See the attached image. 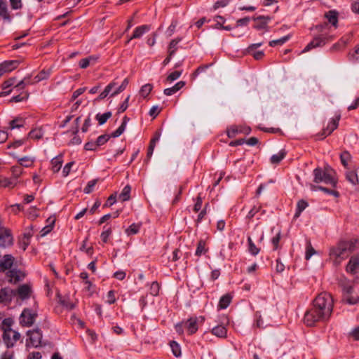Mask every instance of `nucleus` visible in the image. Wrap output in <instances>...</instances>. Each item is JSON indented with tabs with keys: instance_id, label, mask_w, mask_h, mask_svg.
Masks as SVG:
<instances>
[{
	"instance_id": "5fc2aeb1",
	"label": "nucleus",
	"mask_w": 359,
	"mask_h": 359,
	"mask_svg": "<svg viewBox=\"0 0 359 359\" xmlns=\"http://www.w3.org/2000/svg\"><path fill=\"white\" fill-rule=\"evenodd\" d=\"M315 253H316L315 249L312 247L311 243L309 242L306 245L305 259L307 260L309 259L311 257V256L313 255Z\"/></svg>"
},
{
	"instance_id": "49530a36",
	"label": "nucleus",
	"mask_w": 359,
	"mask_h": 359,
	"mask_svg": "<svg viewBox=\"0 0 359 359\" xmlns=\"http://www.w3.org/2000/svg\"><path fill=\"white\" fill-rule=\"evenodd\" d=\"M13 323V320L12 318H5L2 320L0 328L4 332V330L11 329V326H12Z\"/></svg>"
},
{
	"instance_id": "0eeeda50",
	"label": "nucleus",
	"mask_w": 359,
	"mask_h": 359,
	"mask_svg": "<svg viewBox=\"0 0 359 359\" xmlns=\"http://www.w3.org/2000/svg\"><path fill=\"white\" fill-rule=\"evenodd\" d=\"M340 118V115H338L335 118H332L331 121L327 124V127L324 128L322 131L317 135V136L319 137L318 139L323 140L328 135H331L332 132L337 128Z\"/></svg>"
},
{
	"instance_id": "2eb2a0df",
	"label": "nucleus",
	"mask_w": 359,
	"mask_h": 359,
	"mask_svg": "<svg viewBox=\"0 0 359 359\" xmlns=\"http://www.w3.org/2000/svg\"><path fill=\"white\" fill-rule=\"evenodd\" d=\"M16 82V79L15 77H11L2 83V89L4 91L0 93V97H4L9 95L12 91L13 88H10L11 86H14Z\"/></svg>"
},
{
	"instance_id": "680f3d73",
	"label": "nucleus",
	"mask_w": 359,
	"mask_h": 359,
	"mask_svg": "<svg viewBox=\"0 0 359 359\" xmlns=\"http://www.w3.org/2000/svg\"><path fill=\"white\" fill-rule=\"evenodd\" d=\"M60 302L63 306H65L69 310H72L75 307V304L72 302H70L69 299H61Z\"/></svg>"
},
{
	"instance_id": "774afa93",
	"label": "nucleus",
	"mask_w": 359,
	"mask_h": 359,
	"mask_svg": "<svg viewBox=\"0 0 359 359\" xmlns=\"http://www.w3.org/2000/svg\"><path fill=\"white\" fill-rule=\"evenodd\" d=\"M96 142H88L84 145V149L87 151H95L98 147Z\"/></svg>"
},
{
	"instance_id": "4be33fe9",
	"label": "nucleus",
	"mask_w": 359,
	"mask_h": 359,
	"mask_svg": "<svg viewBox=\"0 0 359 359\" xmlns=\"http://www.w3.org/2000/svg\"><path fill=\"white\" fill-rule=\"evenodd\" d=\"M346 180L353 185H358L359 183L358 176L356 170H347L345 174Z\"/></svg>"
},
{
	"instance_id": "338daca9",
	"label": "nucleus",
	"mask_w": 359,
	"mask_h": 359,
	"mask_svg": "<svg viewBox=\"0 0 359 359\" xmlns=\"http://www.w3.org/2000/svg\"><path fill=\"white\" fill-rule=\"evenodd\" d=\"M11 8L13 10L20 9L22 7L21 0H9Z\"/></svg>"
},
{
	"instance_id": "4d7b16f0",
	"label": "nucleus",
	"mask_w": 359,
	"mask_h": 359,
	"mask_svg": "<svg viewBox=\"0 0 359 359\" xmlns=\"http://www.w3.org/2000/svg\"><path fill=\"white\" fill-rule=\"evenodd\" d=\"M54 223H55V222L53 221L50 224L44 226L40 231L41 236H45L48 233H50L53 228Z\"/></svg>"
},
{
	"instance_id": "6e6d98bb",
	"label": "nucleus",
	"mask_w": 359,
	"mask_h": 359,
	"mask_svg": "<svg viewBox=\"0 0 359 359\" xmlns=\"http://www.w3.org/2000/svg\"><path fill=\"white\" fill-rule=\"evenodd\" d=\"M202 204H203V198L201 196V194H199L196 198V203L194 206V211L195 212H198L201 209Z\"/></svg>"
},
{
	"instance_id": "1a4fd4ad",
	"label": "nucleus",
	"mask_w": 359,
	"mask_h": 359,
	"mask_svg": "<svg viewBox=\"0 0 359 359\" xmlns=\"http://www.w3.org/2000/svg\"><path fill=\"white\" fill-rule=\"evenodd\" d=\"M37 314L32 313L29 309H25L20 316V323L23 327H30L34 324Z\"/></svg>"
},
{
	"instance_id": "6e6552de",
	"label": "nucleus",
	"mask_w": 359,
	"mask_h": 359,
	"mask_svg": "<svg viewBox=\"0 0 359 359\" xmlns=\"http://www.w3.org/2000/svg\"><path fill=\"white\" fill-rule=\"evenodd\" d=\"M27 335L29 336V339L27 341V346L29 344L34 347H38L41 345L42 339V332L39 329H35L33 330H28Z\"/></svg>"
},
{
	"instance_id": "f257e3e1",
	"label": "nucleus",
	"mask_w": 359,
	"mask_h": 359,
	"mask_svg": "<svg viewBox=\"0 0 359 359\" xmlns=\"http://www.w3.org/2000/svg\"><path fill=\"white\" fill-rule=\"evenodd\" d=\"M334 301L330 294L322 292L313 301L311 307L308 309L304 316V322L306 326L312 327L318 322L327 321L333 311Z\"/></svg>"
},
{
	"instance_id": "052dcab7",
	"label": "nucleus",
	"mask_w": 359,
	"mask_h": 359,
	"mask_svg": "<svg viewBox=\"0 0 359 359\" xmlns=\"http://www.w3.org/2000/svg\"><path fill=\"white\" fill-rule=\"evenodd\" d=\"M262 207L261 205L259 206H254L248 212V215H247V218H248L249 219H251L252 218H253L255 215L259 212L261 210Z\"/></svg>"
},
{
	"instance_id": "bf43d9fd",
	"label": "nucleus",
	"mask_w": 359,
	"mask_h": 359,
	"mask_svg": "<svg viewBox=\"0 0 359 359\" xmlns=\"http://www.w3.org/2000/svg\"><path fill=\"white\" fill-rule=\"evenodd\" d=\"M280 240V232H278L273 238L271 239V243L273 246V250H276L279 248V243Z\"/></svg>"
},
{
	"instance_id": "c03bdc74",
	"label": "nucleus",
	"mask_w": 359,
	"mask_h": 359,
	"mask_svg": "<svg viewBox=\"0 0 359 359\" xmlns=\"http://www.w3.org/2000/svg\"><path fill=\"white\" fill-rule=\"evenodd\" d=\"M28 97H29V93H27V92H22V93H20L19 95L13 96L11 99V102H22V101L27 100Z\"/></svg>"
},
{
	"instance_id": "c9c22d12",
	"label": "nucleus",
	"mask_w": 359,
	"mask_h": 359,
	"mask_svg": "<svg viewBox=\"0 0 359 359\" xmlns=\"http://www.w3.org/2000/svg\"><path fill=\"white\" fill-rule=\"evenodd\" d=\"M31 83L30 82V78H24L22 80H21L20 82H18L17 84L15 83L13 90H16V91H20L23 90L27 85H29Z\"/></svg>"
},
{
	"instance_id": "a19ab883",
	"label": "nucleus",
	"mask_w": 359,
	"mask_h": 359,
	"mask_svg": "<svg viewBox=\"0 0 359 359\" xmlns=\"http://www.w3.org/2000/svg\"><path fill=\"white\" fill-rule=\"evenodd\" d=\"M290 38V35H287L280 39L272 40L269 42V46L271 47H274L276 46H281L284 44L286 41H287Z\"/></svg>"
},
{
	"instance_id": "a18cd8bd",
	"label": "nucleus",
	"mask_w": 359,
	"mask_h": 359,
	"mask_svg": "<svg viewBox=\"0 0 359 359\" xmlns=\"http://www.w3.org/2000/svg\"><path fill=\"white\" fill-rule=\"evenodd\" d=\"M20 165L26 168L30 167L34 163V160L28 156H24L18 159Z\"/></svg>"
},
{
	"instance_id": "0e129e2a",
	"label": "nucleus",
	"mask_w": 359,
	"mask_h": 359,
	"mask_svg": "<svg viewBox=\"0 0 359 359\" xmlns=\"http://www.w3.org/2000/svg\"><path fill=\"white\" fill-rule=\"evenodd\" d=\"M86 87L80 88H78L77 90H76L73 93L70 100L71 101L75 100L79 96L82 95L86 91Z\"/></svg>"
},
{
	"instance_id": "3c124183",
	"label": "nucleus",
	"mask_w": 359,
	"mask_h": 359,
	"mask_svg": "<svg viewBox=\"0 0 359 359\" xmlns=\"http://www.w3.org/2000/svg\"><path fill=\"white\" fill-rule=\"evenodd\" d=\"M181 74L182 71H175L167 76L166 81L171 83L177 80L181 76Z\"/></svg>"
},
{
	"instance_id": "9b49d317",
	"label": "nucleus",
	"mask_w": 359,
	"mask_h": 359,
	"mask_svg": "<svg viewBox=\"0 0 359 359\" xmlns=\"http://www.w3.org/2000/svg\"><path fill=\"white\" fill-rule=\"evenodd\" d=\"M271 20V17L264 15H259L258 17L253 18V20L255 22L253 27L257 30L264 29L266 32H268V23Z\"/></svg>"
},
{
	"instance_id": "4468645a",
	"label": "nucleus",
	"mask_w": 359,
	"mask_h": 359,
	"mask_svg": "<svg viewBox=\"0 0 359 359\" xmlns=\"http://www.w3.org/2000/svg\"><path fill=\"white\" fill-rule=\"evenodd\" d=\"M15 258L11 255H5L0 260V272L11 269Z\"/></svg>"
},
{
	"instance_id": "393cba45",
	"label": "nucleus",
	"mask_w": 359,
	"mask_h": 359,
	"mask_svg": "<svg viewBox=\"0 0 359 359\" xmlns=\"http://www.w3.org/2000/svg\"><path fill=\"white\" fill-rule=\"evenodd\" d=\"M211 332L218 337L224 338L226 337L227 330L223 325H217L212 329Z\"/></svg>"
},
{
	"instance_id": "20e7f679",
	"label": "nucleus",
	"mask_w": 359,
	"mask_h": 359,
	"mask_svg": "<svg viewBox=\"0 0 359 359\" xmlns=\"http://www.w3.org/2000/svg\"><path fill=\"white\" fill-rule=\"evenodd\" d=\"M333 39V35L327 33H322L314 37L313 39L306 45L303 50V52H308L313 48L323 46L327 43L332 41Z\"/></svg>"
},
{
	"instance_id": "bb28decb",
	"label": "nucleus",
	"mask_w": 359,
	"mask_h": 359,
	"mask_svg": "<svg viewBox=\"0 0 359 359\" xmlns=\"http://www.w3.org/2000/svg\"><path fill=\"white\" fill-rule=\"evenodd\" d=\"M308 205L309 203L305 200H299L297 204V208L294 218H298L300 216L301 213L308 207Z\"/></svg>"
},
{
	"instance_id": "69168bd1",
	"label": "nucleus",
	"mask_w": 359,
	"mask_h": 359,
	"mask_svg": "<svg viewBox=\"0 0 359 359\" xmlns=\"http://www.w3.org/2000/svg\"><path fill=\"white\" fill-rule=\"evenodd\" d=\"M93 59L92 57L83 58L79 61V67L81 69H86L90 65V61Z\"/></svg>"
},
{
	"instance_id": "423d86ee",
	"label": "nucleus",
	"mask_w": 359,
	"mask_h": 359,
	"mask_svg": "<svg viewBox=\"0 0 359 359\" xmlns=\"http://www.w3.org/2000/svg\"><path fill=\"white\" fill-rule=\"evenodd\" d=\"M20 334L13 329L4 330L2 338L7 348H12L15 346L17 341L20 339Z\"/></svg>"
},
{
	"instance_id": "f03ea898",
	"label": "nucleus",
	"mask_w": 359,
	"mask_h": 359,
	"mask_svg": "<svg viewBox=\"0 0 359 359\" xmlns=\"http://www.w3.org/2000/svg\"><path fill=\"white\" fill-rule=\"evenodd\" d=\"M355 243L353 241H340L330 250V256L336 262H340L346 258L349 253L354 250Z\"/></svg>"
},
{
	"instance_id": "b1692460",
	"label": "nucleus",
	"mask_w": 359,
	"mask_h": 359,
	"mask_svg": "<svg viewBox=\"0 0 359 359\" xmlns=\"http://www.w3.org/2000/svg\"><path fill=\"white\" fill-rule=\"evenodd\" d=\"M62 155H58L57 156L53 158L52 160H51V165H52V168H51V170L53 172H57L61 167H62Z\"/></svg>"
},
{
	"instance_id": "412c9836",
	"label": "nucleus",
	"mask_w": 359,
	"mask_h": 359,
	"mask_svg": "<svg viewBox=\"0 0 359 359\" xmlns=\"http://www.w3.org/2000/svg\"><path fill=\"white\" fill-rule=\"evenodd\" d=\"M325 18L327 20L328 22L334 27H337L338 13L336 11L331 10L325 13Z\"/></svg>"
},
{
	"instance_id": "8fccbe9b",
	"label": "nucleus",
	"mask_w": 359,
	"mask_h": 359,
	"mask_svg": "<svg viewBox=\"0 0 359 359\" xmlns=\"http://www.w3.org/2000/svg\"><path fill=\"white\" fill-rule=\"evenodd\" d=\"M238 133H240V129L236 126H233L227 130V136L229 138L235 137Z\"/></svg>"
},
{
	"instance_id": "aec40b11",
	"label": "nucleus",
	"mask_w": 359,
	"mask_h": 359,
	"mask_svg": "<svg viewBox=\"0 0 359 359\" xmlns=\"http://www.w3.org/2000/svg\"><path fill=\"white\" fill-rule=\"evenodd\" d=\"M359 268V258L358 257H351L347 266L346 271L351 273H355L356 270Z\"/></svg>"
},
{
	"instance_id": "09e8293b",
	"label": "nucleus",
	"mask_w": 359,
	"mask_h": 359,
	"mask_svg": "<svg viewBox=\"0 0 359 359\" xmlns=\"http://www.w3.org/2000/svg\"><path fill=\"white\" fill-rule=\"evenodd\" d=\"M160 290V285L158 282L154 281L150 287V294L153 296H157Z\"/></svg>"
},
{
	"instance_id": "a878e982",
	"label": "nucleus",
	"mask_w": 359,
	"mask_h": 359,
	"mask_svg": "<svg viewBox=\"0 0 359 359\" xmlns=\"http://www.w3.org/2000/svg\"><path fill=\"white\" fill-rule=\"evenodd\" d=\"M340 161L343 166L348 169V162H350L352 160V156L348 151H344L341 153L340 156Z\"/></svg>"
},
{
	"instance_id": "f704fd0d",
	"label": "nucleus",
	"mask_w": 359,
	"mask_h": 359,
	"mask_svg": "<svg viewBox=\"0 0 359 359\" xmlns=\"http://www.w3.org/2000/svg\"><path fill=\"white\" fill-rule=\"evenodd\" d=\"M43 135V133L41 128H34L28 133V138L32 140H39Z\"/></svg>"
},
{
	"instance_id": "f3484780",
	"label": "nucleus",
	"mask_w": 359,
	"mask_h": 359,
	"mask_svg": "<svg viewBox=\"0 0 359 359\" xmlns=\"http://www.w3.org/2000/svg\"><path fill=\"white\" fill-rule=\"evenodd\" d=\"M150 30V26L147 25H143L139 27H137L134 32L133 35L128 38L127 43H128L130 41L134 39H140L142 37V36L149 32Z\"/></svg>"
},
{
	"instance_id": "5701e85b",
	"label": "nucleus",
	"mask_w": 359,
	"mask_h": 359,
	"mask_svg": "<svg viewBox=\"0 0 359 359\" xmlns=\"http://www.w3.org/2000/svg\"><path fill=\"white\" fill-rule=\"evenodd\" d=\"M231 300L232 296L230 294H226L223 295L219 301L218 308L219 309H226L231 304Z\"/></svg>"
},
{
	"instance_id": "473e14b6",
	"label": "nucleus",
	"mask_w": 359,
	"mask_h": 359,
	"mask_svg": "<svg viewBox=\"0 0 359 359\" xmlns=\"http://www.w3.org/2000/svg\"><path fill=\"white\" fill-rule=\"evenodd\" d=\"M130 191L131 187L130 185H126V187H124L121 193L119 194V199L122 202L128 201L130 198Z\"/></svg>"
},
{
	"instance_id": "603ef678",
	"label": "nucleus",
	"mask_w": 359,
	"mask_h": 359,
	"mask_svg": "<svg viewBox=\"0 0 359 359\" xmlns=\"http://www.w3.org/2000/svg\"><path fill=\"white\" fill-rule=\"evenodd\" d=\"M215 20L216 22L215 28L222 29L226 21L225 18L221 15H217L215 18Z\"/></svg>"
},
{
	"instance_id": "6ab92c4d",
	"label": "nucleus",
	"mask_w": 359,
	"mask_h": 359,
	"mask_svg": "<svg viewBox=\"0 0 359 359\" xmlns=\"http://www.w3.org/2000/svg\"><path fill=\"white\" fill-rule=\"evenodd\" d=\"M19 65L18 60H7L0 65V72H11L16 69Z\"/></svg>"
},
{
	"instance_id": "dca6fc26",
	"label": "nucleus",
	"mask_w": 359,
	"mask_h": 359,
	"mask_svg": "<svg viewBox=\"0 0 359 359\" xmlns=\"http://www.w3.org/2000/svg\"><path fill=\"white\" fill-rule=\"evenodd\" d=\"M13 297H15L14 290L8 287L1 289L0 303L10 302Z\"/></svg>"
},
{
	"instance_id": "39448f33",
	"label": "nucleus",
	"mask_w": 359,
	"mask_h": 359,
	"mask_svg": "<svg viewBox=\"0 0 359 359\" xmlns=\"http://www.w3.org/2000/svg\"><path fill=\"white\" fill-rule=\"evenodd\" d=\"M130 118L125 116L123 118V121L121 126L114 131L110 135H102L99 136L96 140V144L97 147L102 146L108 142L111 137H119L125 130L127 123L129 121Z\"/></svg>"
},
{
	"instance_id": "72a5a7b5",
	"label": "nucleus",
	"mask_w": 359,
	"mask_h": 359,
	"mask_svg": "<svg viewBox=\"0 0 359 359\" xmlns=\"http://www.w3.org/2000/svg\"><path fill=\"white\" fill-rule=\"evenodd\" d=\"M0 185L3 187H13L15 185L14 179L0 176Z\"/></svg>"
},
{
	"instance_id": "37998d69",
	"label": "nucleus",
	"mask_w": 359,
	"mask_h": 359,
	"mask_svg": "<svg viewBox=\"0 0 359 359\" xmlns=\"http://www.w3.org/2000/svg\"><path fill=\"white\" fill-rule=\"evenodd\" d=\"M140 228V224L133 223L131 225H130L128 228L126 230V233H127L128 236L136 234L139 232Z\"/></svg>"
},
{
	"instance_id": "de8ad7c7",
	"label": "nucleus",
	"mask_w": 359,
	"mask_h": 359,
	"mask_svg": "<svg viewBox=\"0 0 359 359\" xmlns=\"http://www.w3.org/2000/svg\"><path fill=\"white\" fill-rule=\"evenodd\" d=\"M97 181V179H94L93 180L89 181L86 187L84 188L83 192L85 194H90L93 191V189L96 185Z\"/></svg>"
},
{
	"instance_id": "cd10ccee",
	"label": "nucleus",
	"mask_w": 359,
	"mask_h": 359,
	"mask_svg": "<svg viewBox=\"0 0 359 359\" xmlns=\"http://www.w3.org/2000/svg\"><path fill=\"white\" fill-rule=\"evenodd\" d=\"M208 251V248H205V241L203 239L198 241L197 248L195 252V255L201 257L202 255L205 254Z\"/></svg>"
},
{
	"instance_id": "a211bd4d",
	"label": "nucleus",
	"mask_w": 359,
	"mask_h": 359,
	"mask_svg": "<svg viewBox=\"0 0 359 359\" xmlns=\"http://www.w3.org/2000/svg\"><path fill=\"white\" fill-rule=\"evenodd\" d=\"M184 327L187 330L189 335L195 334L198 327L197 325V318H190L184 322Z\"/></svg>"
},
{
	"instance_id": "ea45409f",
	"label": "nucleus",
	"mask_w": 359,
	"mask_h": 359,
	"mask_svg": "<svg viewBox=\"0 0 359 359\" xmlns=\"http://www.w3.org/2000/svg\"><path fill=\"white\" fill-rule=\"evenodd\" d=\"M348 57L351 62H359V43L355 47L353 52L348 53Z\"/></svg>"
},
{
	"instance_id": "58836bf2",
	"label": "nucleus",
	"mask_w": 359,
	"mask_h": 359,
	"mask_svg": "<svg viewBox=\"0 0 359 359\" xmlns=\"http://www.w3.org/2000/svg\"><path fill=\"white\" fill-rule=\"evenodd\" d=\"M153 89V86L151 83H147L142 86L140 90V95L143 97L144 98H146L151 91Z\"/></svg>"
},
{
	"instance_id": "79ce46f5",
	"label": "nucleus",
	"mask_w": 359,
	"mask_h": 359,
	"mask_svg": "<svg viewBox=\"0 0 359 359\" xmlns=\"http://www.w3.org/2000/svg\"><path fill=\"white\" fill-rule=\"evenodd\" d=\"M170 346L172 349V352L175 356L179 357L181 355L180 346L175 341H170Z\"/></svg>"
},
{
	"instance_id": "7ed1b4c3",
	"label": "nucleus",
	"mask_w": 359,
	"mask_h": 359,
	"mask_svg": "<svg viewBox=\"0 0 359 359\" xmlns=\"http://www.w3.org/2000/svg\"><path fill=\"white\" fill-rule=\"evenodd\" d=\"M313 182L315 183L324 182L326 184H330L332 187H336L337 184V178L323 170L321 168H316L313 170Z\"/></svg>"
},
{
	"instance_id": "e433bc0d",
	"label": "nucleus",
	"mask_w": 359,
	"mask_h": 359,
	"mask_svg": "<svg viewBox=\"0 0 359 359\" xmlns=\"http://www.w3.org/2000/svg\"><path fill=\"white\" fill-rule=\"evenodd\" d=\"M111 116V112L107 111L102 114H97L95 116V118L97 120L99 125L104 124L107 120Z\"/></svg>"
},
{
	"instance_id": "4c0bfd02",
	"label": "nucleus",
	"mask_w": 359,
	"mask_h": 359,
	"mask_svg": "<svg viewBox=\"0 0 359 359\" xmlns=\"http://www.w3.org/2000/svg\"><path fill=\"white\" fill-rule=\"evenodd\" d=\"M248 250L250 252V254L253 256H256L257 255H258V253L260 251V249L255 245V244L253 243V241L250 237H248Z\"/></svg>"
},
{
	"instance_id": "9d476101",
	"label": "nucleus",
	"mask_w": 359,
	"mask_h": 359,
	"mask_svg": "<svg viewBox=\"0 0 359 359\" xmlns=\"http://www.w3.org/2000/svg\"><path fill=\"white\" fill-rule=\"evenodd\" d=\"M13 244V237L10 229L4 227L0 231V247L7 248Z\"/></svg>"
},
{
	"instance_id": "ddd939ff",
	"label": "nucleus",
	"mask_w": 359,
	"mask_h": 359,
	"mask_svg": "<svg viewBox=\"0 0 359 359\" xmlns=\"http://www.w3.org/2000/svg\"><path fill=\"white\" fill-rule=\"evenodd\" d=\"M31 287L27 284L21 285L17 290H14L15 297L18 296L22 300L29 299L31 295Z\"/></svg>"
},
{
	"instance_id": "c85d7f7f",
	"label": "nucleus",
	"mask_w": 359,
	"mask_h": 359,
	"mask_svg": "<svg viewBox=\"0 0 359 359\" xmlns=\"http://www.w3.org/2000/svg\"><path fill=\"white\" fill-rule=\"evenodd\" d=\"M286 154L285 150L282 149L278 154L272 155L270 161L272 164H278L286 156Z\"/></svg>"
},
{
	"instance_id": "864d4df0",
	"label": "nucleus",
	"mask_w": 359,
	"mask_h": 359,
	"mask_svg": "<svg viewBox=\"0 0 359 359\" xmlns=\"http://www.w3.org/2000/svg\"><path fill=\"white\" fill-rule=\"evenodd\" d=\"M116 202V193L110 195L106 203L103 205V208L110 207Z\"/></svg>"
},
{
	"instance_id": "2f4dec72",
	"label": "nucleus",
	"mask_w": 359,
	"mask_h": 359,
	"mask_svg": "<svg viewBox=\"0 0 359 359\" xmlns=\"http://www.w3.org/2000/svg\"><path fill=\"white\" fill-rule=\"evenodd\" d=\"M25 121L21 117H17L9 123V128L13 130L15 128H20L25 126Z\"/></svg>"
},
{
	"instance_id": "e2e57ef3",
	"label": "nucleus",
	"mask_w": 359,
	"mask_h": 359,
	"mask_svg": "<svg viewBox=\"0 0 359 359\" xmlns=\"http://www.w3.org/2000/svg\"><path fill=\"white\" fill-rule=\"evenodd\" d=\"M107 302L109 304H113L116 302V297H115V291L114 290H109L107 295Z\"/></svg>"
},
{
	"instance_id": "c756f323",
	"label": "nucleus",
	"mask_w": 359,
	"mask_h": 359,
	"mask_svg": "<svg viewBox=\"0 0 359 359\" xmlns=\"http://www.w3.org/2000/svg\"><path fill=\"white\" fill-rule=\"evenodd\" d=\"M181 38H176L170 42L168 45V53H170V56H173L177 50V44L181 41Z\"/></svg>"
},
{
	"instance_id": "f8f14e48",
	"label": "nucleus",
	"mask_w": 359,
	"mask_h": 359,
	"mask_svg": "<svg viewBox=\"0 0 359 359\" xmlns=\"http://www.w3.org/2000/svg\"><path fill=\"white\" fill-rule=\"evenodd\" d=\"M6 276L8 278V281L9 283L15 284L22 280L25 275L20 270L11 269L7 271Z\"/></svg>"
},
{
	"instance_id": "7c9ffc66",
	"label": "nucleus",
	"mask_w": 359,
	"mask_h": 359,
	"mask_svg": "<svg viewBox=\"0 0 359 359\" xmlns=\"http://www.w3.org/2000/svg\"><path fill=\"white\" fill-rule=\"evenodd\" d=\"M0 17L6 20H11V16L8 11L6 2L0 0Z\"/></svg>"
},
{
	"instance_id": "13d9d810",
	"label": "nucleus",
	"mask_w": 359,
	"mask_h": 359,
	"mask_svg": "<svg viewBox=\"0 0 359 359\" xmlns=\"http://www.w3.org/2000/svg\"><path fill=\"white\" fill-rule=\"evenodd\" d=\"M111 232L112 231L111 228H108L107 229L102 232L100 237L103 243H106L108 242L109 237L111 234Z\"/></svg>"
}]
</instances>
